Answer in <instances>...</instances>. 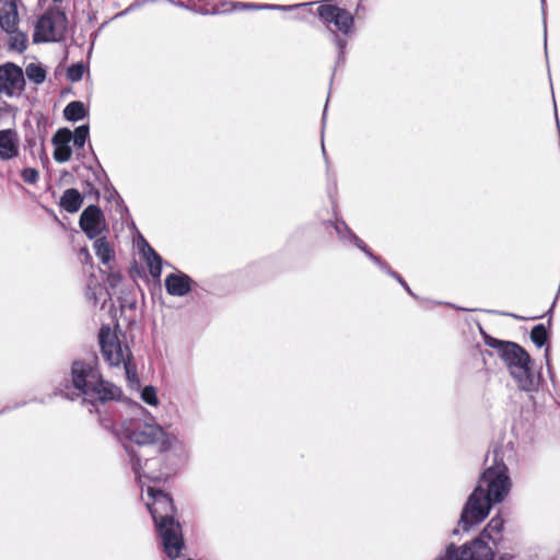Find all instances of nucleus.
<instances>
[{"instance_id":"f257e3e1","label":"nucleus","mask_w":560,"mask_h":560,"mask_svg":"<svg viewBox=\"0 0 560 560\" xmlns=\"http://www.w3.org/2000/svg\"><path fill=\"white\" fill-rule=\"evenodd\" d=\"M512 482L509 469L503 460L502 451L495 447L492 463L479 477L478 483L469 495L460 514V526L468 530L481 523L490 512L492 504L501 503L509 494Z\"/></svg>"},{"instance_id":"f03ea898","label":"nucleus","mask_w":560,"mask_h":560,"mask_svg":"<svg viewBox=\"0 0 560 560\" xmlns=\"http://www.w3.org/2000/svg\"><path fill=\"white\" fill-rule=\"evenodd\" d=\"M147 492L150 498L147 508L162 539L163 549L171 559H176L180 556L185 544L182 525L175 518L177 510L173 498L154 487H149Z\"/></svg>"},{"instance_id":"7ed1b4c3","label":"nucleus","mask_w":560,"mask_h":560,"mask_svg":"<svg viewBox=\"0 0 560 560\" xmlns=\"http://www.w3.org/2000/svg\"><path fill=\"white\" fill-rule=\"evenodd\" d=\"M72 386L78 390L77 396H82L92 405L118 401L122 397V390L115 384L105 381L95 364L85 361H74L71 365Z\"/></svg>"},{"instance_id":"20e7f679","label":"nucleus","mask_w":560,"mask_h":560,"mask_svg":"<svg viewBox=\"0 0 560 560\" xmlns=\"http://www.w3.org/2000/svg\"><path fill=\"white\" fill-rule=\"evenodd\" d=\"M485 342L490 348L499 351L501 360L516 382L518 389L524 392L537 390L539 377L536 376L532 368L529 353L523 347L516 342L503 341L490 336L485 338Z\"/></svg>"},{"instance_id":"39448f33","label":"nucleus","mask_w":560,"mask_h":560,"mask_svg":"<svg viewBox=\"0 0 560 560\" xmlns=\"http://www.w3.org/2000/svg\"><path fill=\"white\" fill-rule=\"evenodd\" d=\"M122 436L139 445L149 446L155 454H163L172 446V438L164 429L154 422L141 419H129L121 424Z\"/></svg>"},{"instance_id":"423d86ee","label":"nucleus","mask_w":560,"mask_h":560,"mask_svg":"<svg viewBox=\"0 0 560 560\" xmlns=\"http://www.w3.org/2000/svg\"><path fill=\"white\" fill-rule=\"evenodd\" d=\"M98 345L104 361L110 366L124 365L126 377L129 382H137V366L133 354L127 345H122L116 330L108 325H102L98 330Z\"/></svg>"},{"instance_id":"0eeeda50","label":"nucleus","mask_w":560,"mask_h":560,"mask_svg":"<svg viewBox=\"0 0 560 560\" xmlns=\"http://www.w3.org/2000/svg\"><path fill=\"white\" fill-rule=\"evenodd\" d=\"M360 1L353 7L346 5L345 0H335V2L324 1L320 2L316 9V15L320 22L335 34L350 35L354 30V18L358 14ZM341 45V39L337 38Z\"/></svg>"},{"instance_id":"6e6552de","label":"nucleus","mask_w":560,"mask_h":560,"mask_svg":"<svg viewBox=\"0 0 560 560\" xmlns=\"http://www.w3.org/2000/svg\"><path fill=\"white\" fill-rule=\"evenodd\" d=\"M68 26L66 13L58 7L48 8L36 21L33 42H59L65 37Z\"/></svg>"},{"instance_id":"1a4fd4ad","label":"nucleus","mask_w":560,"mask_h":560,"mask_svg":"<svg viewBox=\"0 0 560 560\" xmlns=\"http://www.w3.org/2000/svg\"><path fill=\"white\" fill-rule=\"evenodd\" d=\"M25 89L24 73L21 67L13 62L0 66V94L9 97L21 95Z\"/></svg>"},{"instance_id":"9d476101","label":"nucleus","mask_w":560,"mask_h":560,"mask_svg":"<svg viewBox=\"0 0 560 560\" xmlns=\"http://www.w3.org/2000/svg\"><path fill=\"white\" fill-rule=\"evenodd\" d=\"M79 225L90 238H96L106 230L105 217L98 206L90 205L81 213Z\"/></svg>"},{"instance_id":"9b49d317","label":"nucleus","mask_w":560,"mask_h":560,"mask_svg":"<svg viewBox=\"0 0 560 560\" xmlns=\"http://www.w3.org/2000/svg\"><path fill=\"white\" fill-rule=\"evenodd\" d=\"M72 140V132L68 128H60L54 135L51 142L55 147L54 159L58 163H66L72 156V150L69 145Z\"/></svg>"},{"instance_id":"f8f14e48","label":"nucleus","mask_w":560,"mask_h":560,"mask_svg":"<svg viewBox=\"0 0 560 560\" xmlns=\"http://www.w3.org/2000/svg\"><path fill=\"white\" fill-rule=\"evenodd\" d=\"M192 283V279L182 271L170 273L165 278L166 292L172 296L188 294L191 291Z\"/></svg>"},{"instance_id":"ddd939ff","label":"nucleus","mask_w":560,"mask_h":560,"mask_svg":"<svg viewBox=\"0 0 560 560\" xmlns=\"http://www.w3.org/2000/svg\"><path fill=\"white\" fill-rule=\"evenodd\" d=\"M20 23L18 0H0V27L3 32H14Z\"/></svg>"},{"instance_id":"4468645a","label":"nucleus","mask_w":560,"mask_h":560,"mask_svg":"<svg viewBox=\"0 0 560 560\" xmlns=\"http://www.w3.org/2000/svg\"><path fill=\"white\" fill-rule=\"evenodd\" d=\"M19 137L14 129L0 130V159L11 160L19 155Z\"/></svg>"},{"instance_id":"2eb2a0df","label":"nucleus","mask_w":560,"mask_h":560,"mask_svg":"<svg viewBox=\"0 0 560 560\" xmlns=\"http://www.w3.org/2000/svg\"><path fill=\"white\" fill-rule=\"evenodd\" d=\"M130 456L131 470L135 474L136 481L142 487V478H147L151 482H161L166 480L167 477L163 474L144 472L142 467V458L133 451H128Z\"/></svg>"},{"instance_id":"dca6fc26","label":"nucleus","mask_w":560,"mask_h":560,"mask_svg":"<svg viewBox=\"0 0 560 560\" xmlns=\"http://www.w3.org/2000/svg\"><path fill=\"white\" fill-rule=\"evenodd\" d=\"M83 205V196L75 188H68L63 191L59 206L69 213H75Z\"/></svg>"},{"instance_id":"f3484780","label":"nucleus","mask_w":560,"mask_h":560,"mask_svg":"<svg viewBox=\"0 0 560 560\" xmlns=\"http://www.w3.org/2000/svg\"><path fill=\"white\" fill-rule=\"evenodd\" d=\"M504 526V521L500 515L493 516L483 530L480 533V538L497 542L501 539V533Z\"/></svg>"},{"instance_id":"a211bd4d","label":"nucleus","mask_w":560,"mask_h":560,"mask_svg":"<svg viewBox=\"0 0 560 560\" xmlns=\"http://www.w3.org/2000/svg\"><path fill=\"white\" fill-rule=\"evenodd\" d=\"M143 256L153 279H159L162 273V257L149 245L143 249Z\"/></svg>"},{"instance_id":"6ab92c4d","label":"nucleus","mask_w":560,"mask_h":560,"mask_svg":"<svg viewBox=\"0 0 560 560\" xmlns=\"http://www.w3.org/2000/svg\"><path fill=\"white\" fill-rule=\"evenodd\" d=\"M94 250L103 264L110 262L115 257L114 250L105 236L95 238Z\"/></svg>"},{"instance_id":"aec40b11","label":"nucleus","mask_w":560,"mask_h":560,"mask_svg":"<svg viewBox=\"0 0 560 560\" xmlns=\"http://www.w3.org/2000/svg\"><path fill=\"white\" fill-rule=\"evenodd\" d=\"M474 558L472 560H493L494 553L483 538H476L471 542Z\"/></svg>"},{"instance_id":"412c9836","label":"nucleus","mask_w":560,"mask_h":560,"mask_svg":"<svg viewBox=\"0 0 560 560\" xmlns=\"http://www.w3.org/2000/svg\"><path fill=\"white\" fill-rule=\"evenodd\" d=\"M63 116L69 121H78L86 116L84 104L80 101L70 102L63 109Z\"/></svg>"},{"instance_id":"4be33fe9","label":"nucleus","mask_w":560,"mask_h":560,"mask_svg":"<svg viewBox=\"0 0 560 560\" xmlns=\"http://www.w3.org/2000/svg\"><path fill=\"white\" fill-rule=\"evenodd\" d=\"M10 35L9 46L11 49L23 52L27 48V35L16 26L14 32H5Z\"/></svg>"},{"instance_id":"5701e85b","label":"nucleus","mask_w":560,"mask_h":560,"mask_svg":"<svg viewBox=\"0 0 560 560\" xmlns=\"http://www.w3.org/2000/svg\"><path fill=\"white\" fill-rule=\"evenodd\" d=\"M474 552L470 545H465L462 548L450 547L446 551L447 560H472Z\"/></svg>"},{"instance_id":"b1692460","label":"nucleus","mask_w":560,"mask_h":560,"mask_svg":"<svg viewBox=\"0 0 560 560\" xmlns=\"http://www.w3.org/2000/svg\"><path fill=\"white\" fill-rule=\"evenodd\" d=\"M245 4L240 2H231V1H221L214 5L210 10H205V14H219V13H229L238 8H244Z\"/></svg>"},{"instance_id":"393cba45","label":"nucleus","mask_w":560,"mask_h":560,"mask_svg":"<svg viewBox=\"0 0 560 560\" xmlns=\"http://www.w3.org/2000/svg\"><path fill=\"white\" fill-rule=\"evenodd\" d=\"M26 75L34 83L39 84V83L45 81V79H46V71L39 65L30 63L26 67Z\"/></svg>"},{"instance_id":"a878e982","label":"nucleus","mask_w":560,"mask_h":560,"mask_svg":"<svg viewBox=\"0 0 560 560\" xmlns=\"http://www.w3.org/2000/svg\"><path fill=\"white\" fill-rule=\"evenodd\" d=\"M530 339L537 347H542L548 340V331L542 324L533 327Z\"/></svg>"},{"instance_id":"bb28decb","label":"nucleus","mask_w":560,"mask_h":560,"mask_svg":"<svg viewBox=\"0 0 560 560\" xmlns=\"http://www.w3.org/2000/svg\"><path fill=\"white\" fill-rule=\"evenodd\" d=\"M89 137V126L83 125L75 128L74 132H72L73 144L77 148H83L85 141Z\"/></svg>"},{"instance_id":"cd10ccee","label":"nucleus","mask_w":560,"mask_h":560,"mask_svg":"<svg viewBox=\"0 0 560 560\" xmlns=\"http://www.w3.org/2000/svg\"><path fill=\"white\" fill-rule=\"evenodd\" d=\"M85 71L83 63H73L67 69V79L71 82H78L82 79Z\"/></svg>"},{"instance_id":"c85d7f7f","label":"nucleus","mask_w":560,"mask_h":560,"mask_svg":"<svg viewBox=\"0 0 560 560\" xmlns=\"http://www.w3.org/2000/svg\"><path fill=\"white\" fill-rule=\"evenodd\" d=\"M141 398L150 406H156L159 404L156 390L153 386H145L141 392Z\"/></svg>"},{"instance_id":"c756f323","label":"nucleus","mask_w":560,"mask_h":560,"mask_svg":"<svg viewBox=\"0 0 560 560\" xmlns=\"http://www.w3.org/2000/svg\"><path fill=\"white\" fill-rule=\"evenodd\" d=\"M21 177L27 184H36L39 178V174L36 168L26 167L22 171Z\"/></svg>"},{"instance_id":"7c9ffc66","label":"nucleus","mask_w":560,"mask_h":560,"mask_svg":"<svg viewBox=\"0 0 560 560\" xmlns=\"http://www.w3.org/2000/svg\"><path fill=\"white\" fill-rule=\"evenodd\" d=\"M393 277L400 283V285L404 287V289L409 293V294H412L411 292V289L409 288L408 283L404 280V278L397 273V272H394L393 273Z\"/></svg>"},{"instance_id":"2f4dec72","label":"nucleus","mask_w":560,"mask_h":560,"mask_svg":"<svg viewBox=\"0 0 560 560\" xmlns=\"http://www.w3.org/2000/svg\"><path fill=\"white\" fill-rule=\"evenodd\" d=\"M86 296H88L90 300H92V301H93V304H94V305H96V303H97V299H96L95 292H90V291H88V292H86Z\"/></svg>"},{"instance_id":"473e14b6","label":"nucleus","mask_w":560,"mask_h":560,"mask_svg":"<svg viewBox=\"0 0 560 560\" xmlns=\"http://www.w3.org/2000/svg\"><path fill=\"white\" fill-rule=\"evenodd\" d=\"M325 228L337 229V225L332 221L324 222Z\"/></svg>"},{"instance_id":"72a5a7b5","label":"nucleus","mask_w":560,"mask_h":560,"mask_svg":"<svg viewBox=\"0 0 560 560\" xmlns=\"http://www.w3.org/2000/svg\"><path fill=\"white\" fill-rule=\"evenodd\" d=\"M306 5H308L307 3H302V4H299L298 7L299 8H305Z\"/></svg>"},{"instance_id":"f704fd0d","label":"nucleus","mask_w":560,"mask_h":560,"mask_svg":"<svg viewBox=\"0 0 560 560\" xmlns=\"http://www.w3.org/2000/svg\"><path fill=\"white\" fill-rule=\"evenodd\" d=\"M55 2H61L62 0H54Z\"/></svg>"}]
</instances>
